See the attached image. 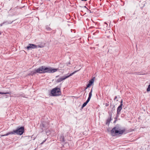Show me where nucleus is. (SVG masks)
<instances>
[{
    "instance_id": "a878e982",
    "label": "nucleus",
    "mask_w": 150,
    "mask_h": 150,
    "mask_svg": "<svg viewBox=\"0 0 150 150\" xmlns=\"http://www.w3.org/2000/svg\"><path fill=\"white\" fill-rule=\"evenodd\" d=\"M1 32L0 31V35H1Z\"/></svg>"
},
{
    "instance_id": "ddd939ff",
    "label": "nucleus",
    "mask_w": 150,
    "mask_h": 150,
    "mask_svg": "<svg viewBox=\"0 0 150 150\" xmlns=\"http://www.w3.org/2000/svg\"><path fill=\"white\" fill-rule=\"evenodd\" d=\"M10 93L9 92H0V94H10Z\"/></svg>"
},
{
    "instance_id": "6e6552de",
    "label": "nucleus",
    "mask_w": 150,
    "mask_h": 150,
    "mask_svg": "<svg viewBox=\"0 0 150 150\" xmlns=\"http://www.w3.org/2000/svg\"><path fill=\"white\" fill-rule=\"evenodd\" d=\"M95 79V77H93L92 79L90 80L89 81V83L87 85V87H90L93 84Z\"/></svg>"
},
{
    "instance_id": "423d86ee",
    "label": "nucleus",
    "mask_w": 150,
    "mask_h": 150,
    "mask_svg": "<svg viewBox=\"0 0 150 150\" xmlns=\"http://www.w3.org/2000/svg\"><path fill=\"white\" fill-rule=\"evenodd\" d=\"M44 73H53L57 71L58 69H57L53 68L52 67H46L44 66Z\"/></svg>"
},
{
    "instance_id": "a211bd4d",
    "label": "nucleus",
    "mask_w": 150,
    "mask_h": 150,
    "mask_svg": "<svg viewBox=\"0 0 150 150\" xmlns=\"http://www.w3.org/2000/svg\"><path fill=\"white\" fill-rule=\"evenodd\" d=\"M120 106H122L123 105V104H122V99L121 100V101L120 102Z\"/></svg>"
},
{
    "instance_id": "0eeeda50",
    "label": "nucleus",
    "mask_w": 150,
    "mask_h": 150,
    "mask_svg": "<svg viewBox=\"0 0 150 150\" xmlns=\"http://www.w3.org/2000/svg\"><path fill=\"white\" fill-rule=\"evenodd\" d=\"M44 47V45H35L33 44H29L28 46L26 47L27 49L29 50L30 48L35 49L36 48L38 47L42 48Z\"/></svg>"
},
{
    "instance_id": "2eb2a0df",
    "label": "nucleus",
    "mask_w": 150,
    "mask_h": 150,
    "mask_svg": "<svg viewBox=\"0 0 150 150\" xmlns=\"http://www.w3.org/2000/svg\"><path fill=\"white\" fill-rule=\"evenodd\" d=\"M150 91V84L148 86V88L147 89V91Z\"/></svg>"
},
{
    "instance_id": "f03ea898",
    "label": "nucleus",
    "mask_w": 150,
    "mask_h": 150,
    "mask_svg": "<svg viewBox=\"0 0 150 150\" xmlns=\"http://www.w3.org/2000/svg\"><path fill=\"white\" fill-rule=\"evenodd\" d=\"M61 94V93L60 88L56 87L52 90L50 96H60Z\"/></svg>"
},
{
    "instance_id": "f3484780",
    "label": "nucleus",
    "mask_w": 150,
    "mask_h": 150,
    "mask_svg": "<svg viewBox=\"0 0 150 150\" xmlns=\"http://www.w3.org/2000/svg\"><path fill=\"white\" fill-rule=\"evenodd\" d=\"M46 29L48 30H51V28L48 27H46Z\"/></svg>"
},
{
    "instance_id": "b1692460",
    "label": "nucleus",
    "mask_w": 150,
    "mask_h": 150,
    "mask_svg": "<svg viewBox=\"0 0 150 150\" xmlns=\"http://www.w3.org/2000/svg\"><path fill=\"white\" fill-rule=\"evenodd\" d=\"M88 87H87V85H86V86L85 87V90H86V89L88 88Z\"/></svg>"
},
{
    "instance_id": "9d476101",
    "label": "nucleus",
    "mask_w": 150,
    "mask_h": 150,
    "mask_svg": "<svg viewBox=\"0 0 150 150\" xmlns=\"http://www.w3.org/2000/svg\"><path fill=\"white\" fill-rule=\"evenodd\" d=\"M90 99L91 98H88L87 100L83 104V105L82 106V108H83L90 101Z\"/></svg>"
},
{
    "instance_id": "39448f33",
    "label": "nucleus",
    "mask_w": 150,
    "mask_h": 150,
    "mask_svg": "<svg viewBox=\"0 0 150 150\" xmlns=\"http://www.w3.org/2000/svg\"><path fill=\"white\" fill-rule=\"evenodd\" d=\"M31 73L33 75L36 73H44V66L38 68L31 71Z\"/></svg>"
},
{
    "instance_id": "9b49d317",
    "label": "nucleus",
    "mask_w": 150,
    "mask_h": 150,
    "mask_svg": "<svg viewBox=\"0 0 150 150\" xmlns=\"http://www.w3.org/2000/svg\"><path fill=\"white\" fill-rule=\"evenodd\" d=\"M93 91V89L92 88H91V91L89 92V93L88 97L89 98H91L92 96V92Z\"/></svg>"
},
{
    "instance_id": "412c9836",
    "label": "nucleus",
    "mask_w": 150,
    "mask_h": 150,
    "mask_svg": "<svg viewBox=\"0 0 150 150\" xmlns=\"http://www.w3.org/2000/svg\"><path fill=\"white\" fill-rule=\"evenodd\" d=\"M5 23V22H3V23H2V24H1L0 25V26H2Z\"/></svg>"
},
{
    "instance_id": "20e7f679",
    "label": "nucleus",
    "mask_w": 150,
    "mask_h": 150,
    "mask_svg": "<svg viewBox=\"0 0 150 150\" xmlns=\"http://www.w3.org/2000/svg\"><path fill=\"white\" fill-rule=\"evenodd\" d=\"M79 70L76 71H74V72H73V73H71V74L69 75H67V76L65 75L61 77L60 78H59L58 79H57L56 80V82L57 83H59V82H60L62 81L65 80L66 79L69 78L70 76L72 75L73 74H74L75 73L77 72Z\"/></svg>"
},
{
    "instance_id": "4be33fe9",
    "label": "nucleus",
    "mask_w": 150,
    "mask_h": 150,
    "mask_svg": "<svg viewBox=\"0 0 150 150\" xmlns=\"http://www.w3.org/2000/svg\"><path fill=\"white\" fill-rule=\"evenodd\" d=\"M117 96H115L114 98V100H115L117 98Z\"/></svg>"
},
{
    "instance_id": "f257e3e1",
    "label": "nucleus",
    "mask_w": 150,
    "mask_h": 150,
    "mask_svg": "<svg viewBox=\"0 0 150 150\" xmlns=\"http://www.w3.org/2000/svg\"><path fill=\"white\" fill-rule=\"evenodd\" d=\"M125 129H121L119 127H115L111 131V134L112 136H115L122 134L125 132Z\"/></svg>"
},
{
    "instance_id": "1a4fd4ad",
    "label": "nucleus",
    "mask_w": 150,
    "mask_h": 150,
    "mask_svg": "<svg viewBox=\"0 0 150 150\" xmlns=\"http://www.w3.org/2000/svg\"><path fill=\"white\" fill-rule=\"evenodd\" d=\"M122 106L119 105L117 109V115H119L120 114V112L122 109Z\"/></svg>"
},
{
    "instance_id": "4468645a",
    "label": "nucleus",
    "mask_w": 150,
    "mask_h": 150,
    "mask_svg": "<svg viewBox=\"0 0 150 150\" xmlns=\"http://www.w3.org/2000/svg\"><path fill=\"white\" fill-rule=\"evenodd\" d=\"M110 120H111L110 119H108L107 120V122H106V124L108 125L109 124V123L110 122Z\"/></svg>"
},
{
    "instance_id": "dca6fc26",
    "label": "nucleus",
    "mask_w": 150,
    "mask_h": 150,
    "mask_svg": "<svg viewBox=\"0 0 150 150\" xmlns=\"http://www.w3.org/2000/svg\"><path fill=\"white\" fill-rule=\"evenodd\" d=\"M60 139H61L63 142L64 141V138L63 136H61Z\"/></svg>"
},
{
    "instance_id": "6ab92c4d",
    "label": "nucleus",
    "mask_w": 150,
    "mask_h": 150,
    "mask_svg": "<svg viewBox=\"0 0 150 150\" xmlns=\"http://www.w3.org/2000/svg\"><path fill=\"white\" fill-rule=\"evenodd\" d=\"M71 64L70 62H69L68 63H67V66H69V65H70Z\"/></svg>"
},
{
    "instance_id": "7ed1b4c3",
    "label": "nucleus",
    "mask_w": 150,
    "mask_h": 150,
    "mask_svg": "<svg viewBox=\"0 0 150 150\" xmlns=\"http://www.w3.org/2000/svg\"><path fill=\"white\" fill-rule=\"evenodd\" d=\"M24 131L23 127H21L16 130H13L12 132H11V134H17L21 135L23 134Z\"/></svg>"
},
{
    "instance_id": "f8f14e48",
    "label": "nucleus",
    "mask_w": 150,
    "mask_h": 150,
    "mask_svg": "<svg viewBox=\"0 0 150 150\" xmlns=\"http://www.w3.org/2000/svg\"><path fill=\"white\" fill-rule=\"evenodd\" d=\"M11 132H9L7 133L6 134H5L4 135H1V137H3V136H8L9 134H11Z\"/></svg>"
},
{
    "instance_id": "bb28decb",
    "label": "nucleus",
    "mask_w": 150,
    "mask_h": 150,
    "mask_svg": "<svg viewBox=\"0 0 150 150\" xmlns=\"http://www.w3.org/2000/svg\"><path fill=\"white\" fill-rule=\"evenodd\" d=\"M58 76H56V77H58Z\"/></svg>"
},
{
    "instance_id": "aec40b11",
    "label": "nucleus",
    "mask_w": 150,
    "mask_h": 150,
    "mask_svg": "<svg viewBox=\"0 0 150 150\" xmlns=\"http://www.w3.org/2000/svg\"><path fill=\"white\" fill-rule=\"evenodd\" d=\"M105 106H108L109 105V103H105Z\"/></svg>"
},
{
    "instance_id": "5701e85b",
    "label": "nucleus",
    "mask_w": 150,
    "mask_h": 150,
    "mask_svg": "<svg viewBox=\"0 0 150 150\" xmlns=\"http://www.w3.org/2000/svg\"><path fill=\"white\" fill-rule=\"evenodd\" d=\"M104 23L106 25V27H107V25H108V24H107V23L105 22Z\"/></svg>"
},
{
    "instance_id": "393cba45",
    "label": "nucleus",
    "mask_w": 150,
    "mask_h": 150,
    "mask_svg": "<svg viewBox=\"0 0 150 150\" xmlns=\"http://www.w3.org/2000/svg\"><path fill=\"white\" fill-rule=\"evenodd\" d=\"M87 0H81V1H86Z\"/></svg>"
}]
</instances>
